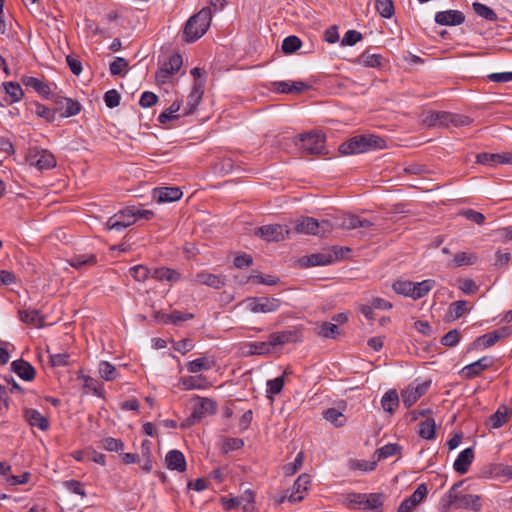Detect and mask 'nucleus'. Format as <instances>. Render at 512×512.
<instances>
[{
    "mask_svg": "<svg viewBox=\"0 0 512 512\" xmlns=\"http://www.w3.org/2000/svg\"><path fill=\"white\" fill-rule=\"evenodd\" d=\"M385 147V140L373 134L358 135L342 143L339 147L343 155L365 153Z\"/></svg>",
    "mask_w": 512,
    "mask_h": 512,
    "instance_id": "obj_1",
    "label": "nucleus"
},
{
    "mask_svg": "<svg viewBox=\"0 0 512 512\" xmlns=\"http://www.w3.org/2000/svg\"><path fill=\"white\" fill-rule=\"evenodd\" d=\"M212 18L210 7L202 8L191 16L185 24L183 38L186 42H194L201 38L208 30Z\"/></svg>",
    "mask_w": 512,
    "mask_h": 512,
    "instance_id": "obj_2",
    "label": "nucleus"
},
{
    "mask_svg": "<svg viewBox=\"0 0 512 512\" xmlns=\"http://www.w3.org/2000/svg\"><path fill=\"white\" fill-rule=\"evenodd\" d=\"M385 495L383 493H349L345 503L352 509H362L370 512H382Z\"/></svg>",
    "mask_w": 512,
    "mask_h": 512,
    "instance_id": "obj_3",
    "label": "nucleus"
},
{
    "mask_svg": "<svg viewBox=\"0 0 512 512\" xmlns=\"http://www.w3.org/2000/svg\"><path fill=\"white\" fill-rule=\"evenodd\" d=\"M245 308L251 313H273L280 309L282 301L276 297L256 296L248 297L245 301Z\"/></svg>",
    "mask_w": 512,
    "mask_h": 512,
    "instance_id": "obj_4",
    "label": "nucleus"
},
{
    "mask_svg": "<svg viewBox=\"0 0 512 512\" xmlns=\"http://www.w3.org/2000/svg\"><path fill=\"white\" fill-rule=\"evenodd\" d=\"M462 485V482L455 483L448 491L447 497L451 505H455L457 508H471L474 511H479L482 507L480 503V497L473 494H460L458 488Z\"/></svg>",
    "mask_w": 512,
    "mask_h": 512,
    "instance_id": "obj_5",
    "label": "nucleus"
},
{
    "mask_svg": "<svg viewBox=\"0 0 512 512\" xmlns=\"http://www.w3.org/2000/svg\"><path fill=\"white\" fill-rule=\"evenodd\" d=\"M294 229L301 234L324 235L332 229V225L327 220L318 221L312 217H302L296 221Z\"/></svg>",
    "mask_w": 512,
    "mask_h": 512,
    "instance_id": "obj_6",
    "label": "nucleus"
},
{
    "mask_svg": "<svg viewBox=\"0 0 512 512\" xmlns=\"http://www.w3.org/2000/svg\"><path fill=\"white\" fill-rule=\"evenodd\" d=\"M198 403L193 407L191 415L182 424L183 427H189L200 421L203 417L216 412V404L210 398L198 397Z\"/></svg>",
    "mask_w": 512,
    "mask_h": 512,
    "instance_id": "obj_7",
    "label": "nucleus"
},
{
    "mask_svg": "<svg viewBox=\"0 0 512 512\" xmlns=\"http://www.w3.org/2000/svg\"><path fill=\"white\" fill-rule=\"evenodd\" d=\"M325 137L319 132L299 135L297 145L308 154H320L324 150Z\"/></svg>",
    "mask_w": 512,
    "mask_h": 512,
    "instance_id": "obj_8",
    "label": "nucleus"
},
{
    "mask_svg": "<svg viewBox=\"0 0 512 512\" xmlns=\"http://www.w3.org/2000/svg\"><path fill=\"white\" fill-rule=\"evenodd\" d=\"M289 228L282 224H269L257 228L255 234L262 239L271 242H279L285 239L289 234Z\"/></svg>",
    "mask_w": 512,
    "mask_h": 512,
    "instance_id": "obj_9",
    "label": "nucleus"
},
{
    "mask_svg": "<svg viewBox=\"0 0 512 512\" xmlns=\"http://www.w3.org/2000/svg\"><path fill=\"white\" fill-rule=\"evenodd\" d=\"M182 64V56L180 54H173L156 72V80L162 84L168 82L180 70Z\"/></svg>",
    "mask_w": 512,
    "mask_h": 512,
    "instance_id": "obj_10",
    "label": "nucleus"
},
{
    "mask_svg": "<svg viewBox=\"0 0 512 512\" xmlns=\"http://www.w3.org/2000/svg\"><path fill=\"white\" fill-rule=\"evenodd\" d=\"M51 100L57 106L56 110L61 111L62 118L75 116L81 111V104L72 98L53 94Z\"/></svg>",
    "mask_w": 512,
    "mask_h": 512,
    "instance_id": "obj_11",
    "label": "nucleus"
},
{
    "mask_svg": "<svg viewBox=\"0 0 512 512\" xmlns=\"http://www.w3.org/2000/svg\"><path fill=\"white\" fill-rule=\"evenodd\" d=\"M272 89L282 94H299L310 88V85L304 81H274L271 83Z\"/></svg>",
    "mask_w": 512,
    "mask_h": 512,
    "instance_id": "obj_12",
    "label": "nucleus"
},
{
    "mask_svg": "<svg viewBox=\"0 0 512 512\" xmlns=\"http://www.w3.org/2000/svg\"><path fill=\"white\" fill-rule=\"evenodd\" d=\"M30 162L39 170H46L55 167L54 155L48 150L41 149L30 155Z\"/></svg>",
    "mask_w": 512,
    "mask_h": 512,
    "instance_id": "obj_13",
    "label": "nucleus"
},
{
    "mask_svg": "<svg viewBox=\"0 0 512 512\" xmlns=\"http://www.w3.org/2000/svg\"><path fill=\"white\" fill-rule=\"evenodd\" d=\"M465 21V16L458 10H446L437 12L435 15V22L444 26L461 25Z\"/></svg>",
    "mask_w": 512,
    "mask_h": 512,
    "instance_id": "obj_14",
    "label": "nucleus"
},
{
    "mask_svg": "<svg viewBox=\"0 0 512 512\" xmlns=\"http://www.w3.org/2000/svg\"><path fill=\"white\" fill-rule=\"evenodd\" d=\"M494 363V360L492 357L484 356L480 358L479 360L466 365L462 371L461 374L463 377L471 379L475 376L479 375L482 371L488 369L491 367Z\"/></svg>",
    "mask_w": 512,
    "mask_h": 512,
    "instance_id": "obj_15",
    "label": "nucleus"
},
{
    "mask_svg": "<svg viewBox=\"0 0 512 512\" xmlns=\"http://www.w3.org/2000/svg\"><path fill=\"white\" fill-rule=\"evenodd\" d=\"M183 193L179 187H159L153 190V198L158 203H169L179 200Z\"/></svg>",
    "mask_w": 512,
    "mask_h": 512,
    "instance_id": "obj_16",
    "label": "nucleus"
},
{
    "mask_svg": "<svg viewBox=\"0 0 512 512\" xmlns=\"http://www.w3.org/2000/svg\"><path fill=\"white\" fill-rule=\"evenodd\" d=\"M194 282L214 289H221L226 284V278L223 275H216L207 271H201L195 275Z\"/></svg>",
    "mask_w": 512,
    "mask_h": 512,
    "instance_id": "obj_17",
    "label": "nucleus"
},
{
    "mask_svg": "<svg viewBox=\"0 0 512 512\" xmlns=\"http://www.w3.org/2000/svg\"><path fill=\"white\" fill-rule=\"evenodd\" d=\"M430 382H423L417 386H409L402 393V401L406 407H411L423 394L426 393Z\"/></svg>",
    "mask_w": 512,
    "mask_h": 512,
    "instance_id": "obj_18",
    "label": "nucleus"
},
{
    "mask_svg": "<svg viewBox=\"0 0 512 512\" xmlns=\"http://www.w3.org/2000/svg\"><path fill=\"white\" fill-rule=\"evenodd\" d=\"M310 484V476L308 474L300 475L294 482L291 492L288 496L289 502H300L304 498V492Z\"/></svg>",
    "mask_w": 512,
    "mask_h": 512,
    "instance_id": "obj_19",
    "label": "nucleus"
},
{
    "mask_svg": "<svg viewBox=\"0 0 512 512\" xmlns=\"http://www.w3.org/2000/svg\"><path fill=\"white\" fill-rule=\"evenodd\" d=\"M477 163L488 166L497 164H511L510 152L506 153H480L476 157Z\"/></svg>",
    "mask_w": 512,
    "mask_h": 512,
    "instance_id": "obj_20",
    "label": "nucleus"
},
{
    "mask_svg": "<svg viewBox=\"0 0 512 512\" xmlns=\"http://www.w3.org/2000/svg\"><path fill=\"white\" fill-rule=\"evenodd\" d=\"M11 370L24 381H32L36 374L34 367L23 359L13 361L11 363Z\"/></svg>",
    "mask_w": 512,
    "mask_h": 512,
    "instance_id": "obj_21",
    "label": "nucleus"
},
{
    "mask_svg": "<svg viewBox=\"0 0 512 512\" xmlns=\"http://www.w3.org/2000/svg\"><path fill=\"white\" fill-rule=\"evenodd\" d=\"M474 460V450L469 447L461 451L453 463L454 470L459 474L468 472L470 465Z\"/></svg>",
    "mask_w": 512,
    "mask_h": 512,
    "instance_id": "obj_22",
    "label": "nucleus"
},
{
    "mask_svg": "<svg viewBox=\"0 0 512 512\" xmlns=\"http://www.w3.org/2000/svg\"><path fill=\"white\" fill-rule=\"evenodd\" d=\"M165 464L169 470L184 472L186 470V459L179 450H170L165 456Z\"/></svg>",
    "mask_w": 512,
    "mask_h": 512,
    "instance_id": "obj_23",
    "label": "nucleus"
},
{
    "mask_svg": "<svg viewBox=\"0 0 512 512\" xmlns=\"http://www.w3.org/2000/svg\"><path fill=\"white\" fill-rule=\"evenodd\" d=\"M24 418L32 427H37L42 431H46L49 428L48 419L36 409L26 408L24 410Z\"/></svg>",
    "mask_w": 512,
    "mask_h": 512,
    "instance_id": "obj_24",
    "label": "nucleus"
},
{
    "mask_svg": "<svg viewBox=\"0 0 512 512\" xmlns=\"http://www.w3.org/2000/svg\"><path fill=\"white\" fill-rule=\"evenodd\" d=\"M22 83L26 87L34 89L40 96L45 99H51V89L49 85L40 79L32 76H25L22 78Z\"/></svg>",
    "mask_w": 512,
    "mask_h": 512,
    "instance_id": "obj_25",
    "label": "nucleus"
},
{
    "mask_svg": "<svg viewBox=\"0 0 512 512\" xmlns=\"http://www.w3.org/2000/svg\"><path fill=\"white\" fill-rule=\"evenodd\" d=\"M271 343L273 347L282 346L287 343L297 342L299 340V333L297 330H284L270 334Z\"/></svg>",
    "mask_w": 512,
    "mask_h": 512,
    "instance_id": "obj_26",
    "label": "nucleus"
},
{
    "mask_svg": "<svg viewBox=\"0 0 512 512\" xmlns=\"http://www.w3.org/2000/svg\"><path fill=\"white\" fill-rule=\"evenodd\" d=\"M151 277L162 282L177 283L181 279V274L172 268L158 267L152 271Z\"/></svg>",
    "mask_w": 512,
    "mask_h": 512,
    "instance_id": "obj_27",
    "label": "nucleus"
},
{
    "mask_svg": "<svg viewBox=\"0 0 512 512\" xmlns=\"http://www.w3.org/2000/svg\"><path fill=\"white\" fill-rule=\"evenodd\" d=\"M179 385L183 390H203L208 387V382L202 375L186 376L179 380Z\"/></svg>",
    "mask_w": 512,
    "mask_h": 512,
    "instance_id": "obj_28",
    "label": "nucleus"
},
{
    "mask_svg": "<svg viewBox=\"0 0 512 512\" xmlns=\"http://www.w3.org/2000/svg\"><path fill=\"white\" fill-rule=\"evenodd\" d=\"M67 263L76 270H83L94 266L97 263V257L94 254H78L67 260Z\"/></svg>",
    "mask_w": 512,
    "mask_h": 512,
    "instance_id": "obj_29",
    "label": "nucleus"
},
{
    "mask_svg": "<svg viewBox=\"0 0 512 512\" xmlns=\"http://www.w3.org/2000/svg\"><path fill=\"white\" fill-rule=\"evenodd\" d=\"M337 261V256L331 254L330 249L324 250L320 253H315L307 258V263L310 266H325Z\"/></svg>",
    "mask_w": 512,
    "mask_h": 512,
    "instance_id": "obj_30",
    "label": "nucleus"
},
{
    "mask_svg": "<svg viewBox=\"0 0 512 512\" xmlns=\"http://www.w3.org/2000/svg\"><path fill=\"white\" fill-rule=\"evenodd\" d=\"M215 366V360L212 357H200L189 361L186 365L188 372L198 373L208 371Z\"/></svg>",
    "mask_w": 512,
    "mask_h": 512,
    "instance_id": "obj_31",
    "label": "nucleus"
},
{
    "mask_svg": "<svg viewBox=\"0 0 512 512\" xmlns=\"http://www.w3.org/2000/svg\"><path fill=\"white\" fill-rule=\"evenodd\" d=\"M203 96V86L195 83L187 97V110L186 114L193 113L199 105Z\"/></svg>",
    "mask_w": 512,
    "mask_h": 512,
    "instance_id": "obj_32",
    "label": "nucleus"
},
{
    "mask_svg": "<svg viewBox=\"0 0 512 512\" xmlns=\"http://www.w3.org/2000/svg\"><path fill=\"white\" fill-rule=\"evenodd\" d=\"M435 286V280L426 279L421 282H414L412 286L411 298L420 299L427 295Z\"/></svg>",
    "mask_w": 512,
    "mask_h": 512,
    "instance_id": "obj_33",
    "label": "nucleus"
},
{
    "mask_svg": "<svg viewBox=\"0 0 512 512\" xmlns=\"http://www.w3.org/2000/svg\"><path fill=\"white\" fill-rule=\"evenodd\" d=\"M381 406L384 411L389 412L390 414L394 413V411L399 406V396L396 390H388L381 398Z\"/></svg>",
    "mask_w": 512,
    "mask_h": 512,
    "instance_id": "obj_34",
    "label": "nucleus"
},
{
    "mask_svg": "<svg viewBox=\"0 0 512 512\" xmlns=\"http://www.w3.org/2000/svg\"><path fill=\"white\" fill-rule=\"evenodd\" d=\"M507 418H508L507 408L505 406H501L498 408V410L494 414H492L488 418L486 425L490 429H497V428H500L501 426H503L507 422Z\"/></svg>",
    "mask_w": 512,
    "mask_h": 512,
    "instance_id": "obj_35",
    "label": "nucleus"
},
{
    "mask_svg": "<svg viewBox=\"0 0 512 512\" xmlns=\"http://www.w3.org/2000/svg\"><path fill=\"white\" fill-rule=\"evenodd\" d=\"M323 418L335 427L339 428L346 423L344 414L336 408H328L323 412Z\"/></svg>",
    "mask_w": 512,
    "mask_h": 512,
    "instance_id": "obj_36",
    "label": "nucleus"
},
{
    "mask_svg": "<svg viewBox=\"0 0 512 512\" xmlns=\"http://www.w3.org/2000/svg\"><path fill=\"white\" fill-rule=\"evenodd\" d=\"M477 259L475 253L459 252L453 256L450 266L457 268L464 265H473L477 262Z\"/></svg>",
    "mask_w": 512,
    "mask_h": 512,
    "instance_id": "obj_37",
    "label": "nucleus"
},
{
    "mask_svg": "<svg viewBox=\"0 0 512 512\" xmlns=\"http://www.w3.org/2000/svg\"><path fill=\"white\" fill-rule=\"evenodd\" d=\"M419 436L426 440H432L435 438L436 424L434 419L428 418L419 423Z\"/></svg>",
    "mask_w": 512,
    "mask_h": 512,
    "instance_id": "obj_38",
    "label": "nucleus"
},
{
    "mask_svg": "<svg viewBox=\"0 0 512 512\" xmlns=\"http://www.w3.org/2000/svg\"><path fill=\"white\" fill-rule=\"evenodd\" d=\"M474 12L477 14V16L485 19L486 21L495 22L497 21L498 17L495 11L488 7L487 5L480 3V2H474L472 4Z\"/></svg>",
    "mask_w": 512,
    "mask_h": 512,
    "instance_id": "obj_39",
    "label": "nucleus"
},
{
    "mask_svg": "<svg viewBox=\"0 0 512 512\" xmlns=\"http://www.w3.org/2000/svg\"><path fill=\"white\" fill-rule=\"evenodd\" d=\"M401 451V446L396 443H389L384 445L383 447L377 449L375 451L374 456L376 457V461H381L387 459L391 456L399 454Z\"/></svg>",
    "mask_w": 512,
    "mask_h": 512,
    "instance_id": "obj_40",
    "label": "nucleus"
},
{
    "mask_svg": "<svg viewBox=\"0 0 512 512\" xmlns=\"http://www.w3.org/2000/svg\"><path fill=\"white\" fill-rule=\"evenodd\" d=\"M98 372L100 377L105 381H113L118 377L116 367L107 361H101L99 363Z\"/></svg>",
    "mask_w": 512,
    "mask_h": 512,
    "instance_id": "obj_41",
    "label": "nucleus"
},
{
    "mask_svg": "<svg viewBox=\"0 0 512 512\" xmlns=\"http://www.w3.org/2000/svg\"><path fill=\"white\" fill-rule=\"evenodd\" d=\"M20 320L26 324H31L36 327H41L43 319L38 310H22L19 312Z\"/></svg>",
    "mask_w": 512,
    "mask_h": 512,
    "instance_id": "obj_42",
    "label": "nucleus"
},
{
    "mask_svg": "<svg viewBox=\"0 0 512 512\" xmlns=\"http://www.w3.org/2000/svg\"><path fill=\"white\" fill-rule=\"evenodd\" d=\"M193 317L194 315L192 313L174 310L169 314L163 315L162 320L164 323L179 324L180 322L188 321Z\"/></svg>",
    "mask_w": 512,
    "mask_h": 512,
    "instance_id": "obj_43",
    "label": "nucleus"
},
{
    "mask_svg": "<svg viewBox=\"0 0 512 512\" xmlns=\"http://www.w3.org/2000/svg\"><path fill=\"white\" fill-rule=\"evenodd\" d=\"M180 107H181V103L178 102V101H174L170 106L169 108H167L165 111H163L159 116H158V121L161 123V124H165L173 119H177L178 118V115H177V112L180 110Z\"/></svg>",
    "mask_w": 512,
    "mask_h": 512,
    "instance_id": "obj_44",
    "label": "nucleus"
},
{
    "mask_svg": "<svg viewBox=\"0 0 512 512\" xmlns=\"http://www.w3.org/2000/svg\"><path fill=\"white\" fill-rule=\"evenodd\" d=\"M382 56L380 54L362 53L358 58V63L365 67H379L381 65Z\"/></svg>",
    "mask_w": 512,
    "mask_h": 512,
    "instance_id": "obj_45",
    "label": "nucleus"
},
{
    "mask_svg": "<svg viewBox=\"0 0 512 512\" xmlns=\"http://www.w3.org/2000/svg\"><path fill=\"white\" fill-rule=\"evenodd\" d=\"M6 93L10 97V103L19 102L23 97V90L19 83L7 82L4 84Z\"/></svg>",
    "mask_w": 512,
    "mask_h": 512,
    "instance_id": "obj_46",
    "label": "nucleus"
},
{
    "mask_svg": "<svg viewBox=\"0 0 512 512\" xmlns=\"http://www.w3.org/2000/svg\"><path fill=\"white\" fill-rule=\"evenodd\" d=\"M301 40L294 35H290L282 41V51L285 54H292L301 48Z\"/></svg>",
    "mask_w": 512,
    "mask_h": 512,
    "instance_id": "obj_47",
    "label": "nucleus"
},
{
    "mask_svg": "<svg viewBox=\"0 0 512 512\" xmlns=\"http://www.w3.org/2000/svg\"><path fill=\"white\" fill-rule=\"evenodd\" d=\"M101 447L109 452H121L124 449V442L121 439L105 437L101 440Z\"/></svg>",
    "mask_w": 512,
    "mask_h": 512,
    "instance_id": "obj_48",
    "label": "nucleus"
},
{
    "mask_svg": "<svg viewBox=\"0 0 512 512\" xmlns=\"http://www.w3.org/2000/svg\"><path fill=\"white\" fill-rule=\"evenodd\" d=\"M428 489L426 484L422 483L417 486L415 491L410 495L406 500L409 502V505H414L415 507L420 504L427 496Z\"/></svg>",
    "mask_w": 512,
    "mask_h": 512,
    "instance_id": "obj_49",
    "label": "nucleus"
},
{
    "mask_svg": "<svg viewBox=\"0 0 512 512\" xmlns=\"http://www.w3.org/2000/svg\"><path fill=\"white\" fill-rule=\"evenodd\" d=\"M129 274L138 282L146 281L152 272L145 265H135L129 269Z\"/></svg>",
    "mask_w": 512,
    "mask_h": 512,
    "instance_id": "obj_50",
    "label": "nucleus"
},
{
    "mask_svg": "<svg viewBox=\"0 0 512 512\" xmlns=\"http://www.w3.org/2000/svg\"><path fill=\"white\" fill-rule=\"evenodd\" d=\"M284 386V375L276 377L267 381V397L272 398L274 395L279 394Z\"/></svg>",
    "mask_w": 512,
    "mask_h": 512,
    "instance_id": "obj_51",
    "label": "nucleus"
},
{
    "mask_svg": "<svg viewBox=\"0 0 512 512\" xmlns=\"http://www.w3.org/2000/svg\"><path fill=\"white\" fill-rule=\"evenodd\" d=\"M376 10L383 18H391L394 14V5L392 0H375Z\"/></svg>",
    "mask_w": 512,
    "mask_h": 512,
    "instance_id": "obj_52",
    "label": "nucleus"
},
{
    "mask_svg": "<svg viewBox=\"0 0 512 512\" xmlns=\"http://www.w3.org/2000/svg\"><path fill=\"white\" fill-rule=\"evenodd\" d=\"M318 334L324 338L334 339L339 334V328L336 324L322 322L319 326Z\"/></svg>",
    "mask_w": 512,
    "mask_h": 512,
    "instance_id": "obj_53",
    "label": "nucleus"
},
{
    "mask_svg": "<svg viewBox=\"0 0 512 512\" xmlns=\"http://www.w3.org/2000/svg\"><path fill=\"white\" fill-rule=\"evenodd\" d=\"M413 284L414 282L409 280H398L393 283L392 288L395 293L411 298Z\"/></svg>",
    "mask_w": 512,
    "mask_h": 512,
    "instance_id": "obj_54",
    "label": "nucleus"
},
{
    "mask_svg": "<svg viewBox=\"0 0 512 512\" xmlns=\"http://www.w3.org/2000/svg\"><path fill=\"white\" fill-rule=\"evenodd\" d=\"M121 215H113L105 223V227L107 230H114L117 232H121L125 228L129 227V220L127 222H123L120 220Z\"/></svg>",
    "mask_w": 512,
    "mask_h": 512,
    "instance_id": "obj_55",
    "label": "nucleus"
},
{
    "mask_svg": "<svg viewBox=\"0 0 512 512\" xmlns=\"http://www.w3.org/2000/svg\"><path fill=\"white\" fill-rule=\"evenodd\" d=\"M304 453L299 452L292 463H288L284 466V473L287 476L294 475L303 465Z\"/></svg>",
    "mask_w": 512,
    "mask_h": 512,
    "instance_id": "obj_56",
    "label": "nucleus"
},
{
    "mask_svg": "<svg viewBox=\"0 0 512 512\" xmlns=\"http://www.w3.org/2000/svg\"><path fill=\"white\" fill-rule=\"evenodd\" d=\"M250 348L252 354L264 355L269 354L274 347L273 344L271 343V339L269 338V340L265 342L251 343Z\"/></svg>",
    "mask_w": 512,
    "mask_h": 512,
    "instance_id": "obj_57",
    "label": "nucleus"
},
{
    "mask_svg": "<svg viewBox=\"0 0 512 512\" xmlns=\"http://www.w3.org/2000/svg\"><path fill=\"white\" fill-rule=\"evenodd\" d=\"M35 114L48 122H53L56 118V110H52L40 103L36 104Z\"/></svg>",
    "mask_w": 512,
    "mask_h": 512,
    "instance_id": "obj_58",
    "label": "nucleus"
},
{
    "mask_svg": "<svg viewBox=\"0 0 512 512\" xmlns=\"http://www.w3.org/2000/svg\"><path fill=\"white\" fill-rule=\"evenodd\" d=\"M362 34L356 30H348L342 40L341 46H354L356 43L362 40Z\"/></svg>",
    "mask_w": 512,
    "mask_h": 512,
    "instance_id": "obj_59",
    "label": "nucleus"
},
{
    "mask_svg": "<svg viewBox=\"0 0 512 512\" xmlns=\"http://www.w3.org/2000/svg\"><path fill=\"white\" fill-rule=\"evenodd\" d=\"M78 378L83 381V387L85 390L91 391L97 396L101 395L98 388V382L96 379L84 374L79 375Z\"/></svg>",
    "mask_w": 512,
    "mask_h": 512,
    "instance_id": "obj_60",
    "label": "nucleus"
},
{
    "mask_svg": "<svg viewBox=\"0 0 512 512\" xmlns=\"http://www.w3.org/2000/svg\"><path fill=\"white\" fill-rule=\"evenodd\" d=\"M497 341H499V336L496 335L493 331L478 337L475 341V344L484 348H488L493 346Z\"/></svg>",
    "mask_w": 512,
    "mask_h": 512,
    "instance_id": "obj_61",
    "label": "nucleus"
},
{
    "mask_svg": "<svg viewBox=\"0 0 512 512\" xmlns=\"http://www.w3.org/2000/svg\"><path fill=\"white\" fill-rule=\"evenodd\" d=\"M466 311V301L458 300L452 302L449 306V312L454 319H459Z\"/></svg>",
    "mask_w": 512,
    "mask_h": 512,
    "instance_id": "obj_62",
    "label": "nucleus"
},
{
    "mask_svg": "<svg viewBox=\"0 0 512 512\" xmlns=\"http://www.w3.org/2000/svg\"><path fill=\"white\" fill-rule=\"evenodd\" d=\"M460 340V333L457 329L448 331L441 339V343L447 347H453L458 344Z\"/></svg>",
    "mask_w": 512,
    "mask_h": 512,
    "instance_id": "obj_63",
    "label": "nucleus"
},
{
    "mask_svg": "<svg viewBox=\"0 0 512 512\" xmlns=\"http://www.w3.org/2000/svg\"><path fill=\"white\" fill-rule=\"evenodd\" d=\"M127 67L128 62L124 58L116 57L114 61L110 63L109 69L112 75H121Z\"/></svg>",
    "mask_w": 512,
    "mask_h": 512,
    "instance_id": "obj_64",
    "label": "nucleus"
}]
</instances>
